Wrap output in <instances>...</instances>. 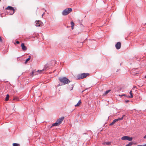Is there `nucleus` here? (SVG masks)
I'll return each instance as SVG.
<instances>
[{
    "instance_id": "obj_1",
    "label": "nucleus",
    "mask_w": 146,
    "mask_h": 146,
    "mask_svg": "<svg viewBox=\"0 0 146 146\" xmlns=\"http://www.w3.org/2000/svg\"><path fill=\"white\" fill-rule=\"evenodd\" d=\"M60 82L63 84L64 85H65L68 84L70 81L66 77L60 78L59 79Z\"/></svg>"
},
{
    "instance_id": "obj_2",
    "label": "nucleus",
    "mask_w": 146,
    "mask_h": 146,
    "mask_svg": "<svg viewBox=\"0 0 146 146\" xmlns=\"http://www.w3.org/2000/svg\"><path fill=\"white\" fill-rule=\"evenodd\" d=\"M89 75V73H83L80 74L78 75L77 76V79L78 80H80L86 78L87 76Z\"/></svg>"
},
{
    "instance_id": "obj_3",
    "label": "nucleus",
    "mask_w": 146,
    "mask_h": 146,
    "mask_svg": "<svg viewBox=\"0 0 146 146\" xmlns=\"http://www.w3.org/2000/svg\"><path fill=\"white\" fill-rule=\"evenodd\" d=\"M72 9L71 8H66L64 9L62 12V14L63 15H66L72 12Z\"/></svg>"
},
{
    "instance_id": "obj_4",
    "label": "nucleus",
    "mask_w": 146,
    "mask_h": 146,
    "mask_svg": "<svg viewBox=\"0 0 146 146\" xmlns=\"http://www.w3.org/2000/svg\"><path fill=\"white\" fill-rule=\"evenodd\" d=\"M5 9L7 11H10L11 12L9 14L10 15L13 14L15 11V10L13 9V7L11 6H8ZM7 12L8 13V11H7Z\"/></svg>"
},
{
    "instance_id": "obj_5",
    "label": "nucleus",
    "mask_w": 146,
    "mask_h": 146,
    "mask_svg": "<svg viewBox=\"0 0 146 146\" xmlns=\"http://www.w3.org/2000/svg\"><path fill=\"white\" fill-rule=\"evenodd\" d=\"M121 139L123 140H127L129 141H131L133 140V138L132 137H130L129 136H125L122 137L121 138Z\"/></svg>"
},
{
    "instance_id": "obj_6",
    "label": "nucleus",
    "mask_w": 146,
    "mask_h": 146,
    "mask_svg": "<svg viewBox=\"0 0 146 146\" xmlns=\"http://www.w3.org/2000/svg\"><path fill=\"white\" fill-rule=\"evenodd\" d=\"M125 116V115H123L122 116L121 118H118L117 119H115L112 122L114 124L116 121H117L119 120H122L123 117Z\"/></svg>"
},
{
    "instance_id": "obj_7",
    "label": "nucleus",
    "mask_w": 146,
    "mask_h": 146,
    "mask_svg": "<svg viewBox=\"0 0 146 146\" xmlns=\"http://www.w3.org/2000/svg\"><path fill=\"white\" fill-rule=\"evenodd\" d=\"M121 46V44L120 42H117L115 45V47L117 49H119Z\"/></svg>"
},
{
    "instance_id": "obj_8",
    "label": "nucleus",
    "mask_w": 146,
    "mask_h": 146,
    "mask_svg": "<svg viewBox=\"0 0 146 146\" xmlns=\"http://www.w3.org/2000/svg\"><path fill=\"white\" fill-rule=\"evenodd\" d=\"M64 118V117H62L61 118L58 119L57 121V122L60 125L62 121L63 120Z\"/></svg>"
},
{
    "instance_id": "obj_9",
    "label": "nucleus",
    "mask_w": 146,
    "mask_h": 146,
    "mask_svg": "<svg viewBox=\"0 0 146 146\" xmlns=\"http://www.w3.org/2000/svg\"><path fill=\"white\" fill-rule=\"evenodd\" d=\"M35 23L36 24L35 26L36 27L40 26L42 23L41 21H35Z\"/></svg>"
},
{
    "instance_id": "obj_10",
    "label": "nucleus",
    "mask_w": 146,
    "mask_h": 146,
    "mask_svg": "<svg viewBox=\"0 0 146 146\" xmlns=\"http://www.w3.org/2000/svg\"><path fill=\"white\" fill-rule=\"evenodd\" d=\"M22 49L23 51H25L27 50V48L26 46H25L24 43H22L21 44Z\"/></svg>"
},
{
    "instance_id": "obj_11",
    "label": "nucleus",
    "mask_w": 146,
    "mask_h": 146,
    "mask_svg": "<svg viewBox=\"0 0 146 146\" xmlns=\"http://www.w3.org/2000/svg\"><path fill=\"white\" fill-rule=\"evenodd\" d=\"M59 125V124L56 121L55 123H54L52 124V125L51 126V128L52 127V126H57Z\"/></svg>"
},
{
    "instance_id": "obj_12",
    "label": "nucleus",
    "mask_w": 146,
    "mask_h": 146,
    "mask_svg": "<svg viewBox=\"0 0 146 146\" xmlns=\"http://www.w3.org/2000/svg\"><path fill=\"white\" fill-rule=\"evenodd\" d=\"M111 144V143L110 142H104L102 144L103 145H109Z\"/></svg>"
},
{
    "instance_id": "obj_13",
    "label": "nucleus",
    "mask_w": 146,
    "mask_h": 146,
    "mask_svg": "<svg viewBox=\"0 0 146 146\" xmlns=\"http://www.w3.org/2000/svg\"><path fill=\"white\" fill-rule=\"evenodd\" d=\"M69 86H70V85H69ZM74 88V86L72 84L70 86H69V88H68L70 90H73Z\"/></svg>"
},
{
    "instance_id": "obj_14",
    "label": "nucleus",
    "mask_w": 146,
    "mask_h": 146,
    "mask_svg": "<svg viewBox=\"0 0 146 146\" xmlns=\"http://www.w3.org/2000/svg\"><path fill=\"white\" fill-rule=\"evenodd\" d=\"M81 102L80 100L78 101V102L77 103V104L75 105V107L78 106L81 104Z\"/></svg>"
},
{
    "instance_id": "obj_15",
    "label": "nucleus",
    "mask_w": 146,
    "mask_h": 146,
    "mask_svg": "<svg viewBox=\"0 0 146 146\" xmlns=\"http://www.w3.org/2000/svg\"><path fill=\"white\" fill-rule=\"evenodd\" d=\"M31 56H29V58L26 60L25 63V64H26L27 63V62L29 60H30V59H31Z\"/></svg>"
},
{
    "instance_id": "obj_16",
    "label": "nucleus",
    "mask_w": 146,
    "mask_h": 146,
    "mask_svg": "<svg viewBox=\"0 0 146 146\" xmlns=\"http://www.w3.org/2000/svg\"><path fill=\"white\" fill-rule=\"evenodd\" d=\"M133 143L132 142H129L128 144L126 145V146H131L132 145Z\"/></svg>"
},
{
    "instance_id": "obj_17",
    "label": "nucleus",
    "mask_w": 146,
    "mask_h": 146,
    "mask_svg": "<svg viewBox=\"0 0 146 146\" xmlns=\"http://www.w3.org/2000/svg\"><path fill=\"white\" fill-rule=\"evenodd\" d=\"M129 93H130V96H129V97H128L129 98H133V94H132V91H131Z\"/></svg>"
},
{
    "instance_id": "obj_18",
    "label": "nucleus",
    "mask_w": 146,
    "mask_h": 146,
    "mask_svg": "<svg viewBox=\"0 0 146 146\" xmlns=\"http://www.w3.org/2000/svg\"><path fill=\"white\" fill-rule=\"evenodd\" d=\"M9 94H7L6 96V97L5 98V100L7 101L9 100Z\"/></svg>"
},
{
    "instance_id": "obj_19",
    "label": "nucleus",
    "mask_w": 146,
    "mask_h": 146,
    "mask_svg": "<svg viewBox=\"0 0 146 146\" xmlns=\"http://www.w3.org/2000/svg\"><path fill=\"white\" fill-rule=\"evenodd\" d=\"M35 71H34V70H33L32 71V73L31 74H30V76H31V77H33V75H34V74L35 73Z\"/></svg>"
},
{
    "instance_id": "obj_20",
    "label": "nucleus",
    "mask_w": 146,
    "mask_h": 146,
    "mask_svg": "<svg viewBox=\"0 0 146 146\" xmlns=\"http://www.w3.org/2000/svg\"><path fill=\"white\" fill-rule=\"evenodd\" d=\"M111 91V90H109L107 91L104 93L103 94V95H106L108 93H109L110 91Z\"/></svg>"
},
{
    "instance_id": "obj_21",
    "label": "nucleus",
    "mask_w": 146,
    "mask_h": 146,
    "mask_svg": "<svg viewBox=\"0 0 146 146\" xmlns=\"http://www.w3.org/2000/svg\"><path fill=\"white\" fill-rule=\"evenodd\" d=\"M13 146H19L20 145L16 143H13Z\"/></svg>"
},
{
    "instance_id": "obj_22",
    "label": "nucleus",
    "mask_w": 146,
    "mask_h": 146,
    "mask_svg": "<svg viewBox=\"0 0 146 146\" xmlns=\"http://www.w3.org/2000/svg\"><path fill=\"white\" fill-rule=\"evenodd\" d=\"M13 100H15L18 101L19 100V99L18 98L15 97L14 98Z\"/></svg>"
},
{
    "instance_id": "obj_23",
    "label": "nucleus",
    "mask_w": 146,
    "mask_h": 146,
    "mask_svg": "<svg viewBox=\"0 0 146 146\" xmlns=\"http://www.w3.org/2000/svg\"><path fill=\"white\" fill-rule=\"evenodd\" d=\"M71 26H74V23L73 21L71 22Z\"/></svg>"
},
{
    "instance_id": "obj_24",
    "label": "nucleus",
    "mask_w": 146,
    "mask_h": 146,
    "mask_svg": "<svg viewBox=\"0 0 146 146\" xmlns=\"http://www.w3.org/2000/svg\"><path fill=\"white\" fill-rule=\"evenodd\" d=\"M45 70L44 69L42 70H38V72H42L44 70Z\"/></svg>"
},
{
    "instance_id": "obj_25",
    "label": "nucleus",
    "mask_w": 146,
    "mask_h": 146,
    "mask_svg": "<svg viewBox=\"0 0 146 146\" xmlns=\"http://www.w3.org/2000/svg\"><path fill=\"white\" fill-rule=\"evenodd\" d=\"M118 96L120 97H122L123 96H125V94H122V95H119Z\"/></svg>"
},
{
    "instance_id": "obj_26",
    "label": "nucleus",
    "mask_w": 146,
    "mask_h": 146,
    "mask_svg": "<svg viewBox=\"0 0 146 146\" xmlns=\"http://www.w3.org/2000/svg\"><path fill=\"white\" fill-rule=\"evenodd\" d=\"M16 42L17 44H19V42L18 41H16Z\"/></svg>"
},
{
    "instance_id": "obj_27",
    "label": "nucleus",
    "mask_w": 146,
    "mask_h": 146,
    "mask_svg": "<svg viewBox=\"0 0 146 146\" xmlns=\"http://www.w3.org/2000/svg\"><path fill=\"white\" fill-rule=\"evenodd\" d=\"M125 102H126V103H127V102H129V100H125Z\"/></svg>"
},
{
    "instance_id": "obj_28",
    "label": "nucleus",
    "mask_w": 146,
    "mask_h": 146,
    "mask_svg": "<svg viewBox=\"0 0 146 146\" xmlns=\"http://www.w3.org/2000/svg\"><path fill=\"white\" fill-rule=\"evenodd\" d=\"M2 39L1 37L0 36V41L1 42H2Z\"/></svg>"
},
{
    "instance_id": "obj_29",
    "label": "nucleus",
    "mask_w": 146,
    "mask_h": 146,
    "mask_svg": "<svg viewBox=\"0 0 146 146\" xmlns=\"http://www.w3.org/2000/svg\"><path fill=\"white\" fill-rule=\"evenodd\" d=\"M114 124L113 123V122H111L110 125H112Z\"/></svg>"
},
{
    "instance_id": "obj_30",
    "label": "nucleus",
    "mask_w": 146,
    "mask_h": 146,
    "mask_svg": "<svg viewBox=\"0 0 146 146\" xmlns=\"http://www.w3.org/2000/svg\"><path fill=\"white\" fill-rule=\"evenodd\" d=\"M71 28L72 29H74V26H71Z\"/></svg>"
},
{
    "instance_id": "obj_31",
    "label": "nucleus",
    "mask_w": 146,
    "mask_h": 146,
    "mask_svg": "<svg viewBox=\"0 0 146 146\" xmlns=\"http://www.w3.org/2000/svg\"><path fill=\"white\" fill-rule=\"evenodd\" d=\"M144 138L145 139H146V135L144 137Z\"/></svg>"
},
{
    "instance_id": "obj_32",
    "label": "nucleus",
    "mask_w": 146,
    "mask_h": 146,
    "mask_svg": "<svg viewBox=\"0 0 146 146\" xmlns=\"http://www.w3.org/2000/svg\"><path fill=\"white\" fill-rule=\"evenodd\" d=\"M137 146H144V145H138Z\"/></svg>"
},
{
    "instance_id": "obj_33",
    "label": "nucleus",
    "mask_w": 146,
    "mask_h": 146,
    "mask_svg": "<svg viewBox=\"0 0 146 146\" xmlns=\"http://www.w3.org/2000/svg\"><path fill=\"white\" fill-rule=\"evenodd\" d=\"M60 84H59L58 85V86H60Z\"/></svg>"
},
{
    "instance_id": "obj_34",
    "label": "nucleus",
    "mask_w": 146,
    "mask_h": 146,
    "mask_svg": "<svg viewBox=\"0 0 146 146\" xmlns=\"http://www.w3.org/2000/svg\"><path fill=\"white\" fill-rule=\"evenodd\" d=\"M144 146H146V144L144 145Z\"/></svg>"
},
{
    "instance_id": "obj_35",
    "label": "nucleus",
    "mask_w": 146,
    "mask_h": 146,
    "mask_svg": "<svg viewBox=\"0 0 146 146\" xmlns=\"http://www.w3.org/2000/svg\"><path fill=\"white\" fill-rule=\"evenodd\" d=\"M44 13H43V14L42 15V16L43 15H44Z\"/></svg>"
},
{
    "instance_id": "obj_36",
    "label": "nucleus",
    "mask_w": 146,
    "mask_h": 146,
    "mask_svg": "<svg viewBox=\"0 0 146 146\" xmlns=\"http://www.w3.org/2000/svg\"><path fill=\"white\" fill-rule=\"evenodd\" d=\"M145 78H146V76H145Z\"/></svg>"
}]
</instances>
